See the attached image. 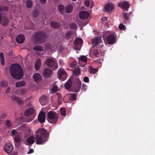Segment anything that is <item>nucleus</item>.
I'll list each match as a JSON object with an SVG mask.
<instances>
[{
	"mask_svg": "<svg viewBox=\"0 0 155 155\" xmlns=\"http://www.w3.org/2000/svg\"><path fill=\"white\" fill-rule=\"evenodd\" d=\"M58 77L61 80L64 81L67 78V73L65 70L63 68H60L58 71Z\"/></svg>",
	"mask_w": 155,
	"mask_h": 155,
	"instance_id": "20e7f679",
	"label": "nucleus"
},
{
	"mask_svg": "<svg viewBox=\"0 0 155 155\" xmlns=\"http://www.w3.org/2000/svg\"><path fill=\"white\" fill-rule=\"evenodd\" d=\"M29 134L31 131V129L29 128H27L25 130Z\"/></svg>",
	"mask_w": 155,
	"mask_h": 155,
	"instance_id": "864d4df0",
	"label": "nucleus"
},
{
	"mask_svg": "<svg viewBox=\"0 0 155 155\" xmlns=\"http://www.w3.org/2000/svg\"><path fill=\"white\" fill-rule=\"evenodd\" d=\"M106 40L109 44H113L115 42L116 37L113 35H110L107 37Z\"/></svg>",
	"mask_w": 155,
	"mask_h": 155,
	"instance_id": "f8f14e48",
	"label": "nucleus"
},
{
	"mask_svg": "<svg viewBox=\"0 0 155 155\" xmlns=\"http://www.w3.org/2000/svg\"><path fill=\"white\" fill-rule=\"evenodd\" d=\"M14 147L12 145L9 143H7L4 147L5 152L8 153H10L13 150Z\"/></svg>",
	"mask_w": 155,
	"mask_h": 155,
	"instance_id": "6e6552de",
	"label": "nucleus"
},
{
	"mask_svg": "<svg viewBox=\"0 0 155 155\" xmlns=\"http://www.w3.org/2000/svg\"><path fill=\"white\" fill-rule=\"evenodd\" d=\"M25 130V127L24 126H21L18 128L16 130L13 129L11 131L12 135L15 136L17 134H22L23 131Z\"/></svg>",
	"mask_w": 155,
	"mask_h": 155,
	"instance_id": "0eeeda50",
	"label": "nucleus"
},
{
	"mask_svg": "<svg viewBox=\"0 0 155 155\" xmlns=\"http://www.w3.org/2000/svg\"><path fill=\"white\" fill-rule=\"evenodd\" d=\"M47 38V37L45 32L40 31L35 34L33 40L35 43H40L45 42Z\"/></svg>",
	"mask_w": 155,
	"mask_h": 155,
	"instance_id": "7ed1b4c3",
	"label": "nucleus"
},
{
	"mask_svg": "<svg viewBox=\"0 0 155 155\" xmlns=\"http://www.w3.org/2000/svg\"><path fill=\"white\" fill-rule=\"evenodd\" d=\"M26 92V90H21V93L22 94H25Z\"/></svg>",
	"mask_w": 155,
	"mask_h": 155,
	"instance_id": "052dcab7",
	"label": "nucleus"
},
{
	"mask_svg": "<svg viewBox=\"0 0 155 155\" xmlns=\"http://www.w3.org/2000/svg\"><path fill=\"white\" fill-rule=\"evenodd\" d=\"M83 40L81 38L76 39L74 41V43L75 45V48L78 50H79L82 46Z\"/></svg>",
	"mask_w": 155,
	"mask_h": 155,
	"instance_id": "9b49d317",
	"label": "nucleus"
},
{
	"mask_svg": "<svg viewBox=\"0 0 155 155\" xmlns=\"http://www.w3.org/2000/svg\"><path fill=\"white\" fill-rule=\"evenodd\" d=\"M64 6L62 5H59L58 7L59 11L62 15H63L64 12Z\"/></svg>",
	"mask_w": 155,
	"mask_h": 155,
	"instance_id": "72a5a7b5",
	"label": "nucleus"
},
{
	"mask_svg": "<svg viewBox=\"0 0 155 155\" xmlns=\"http://www.w3.org/2000/svg\"><path fill=\"white\" fill-rule=\"evenodd\" d=\"M73 9V7L72 5H69L67 6L65 9V11L68 13H70Z\"/></svg>",
	"mask_w": 155,
	"mask_h": 155,
	"instance_id": "2f4dec72",
	"label": "nucleus"
},
{
	"mask_svg": "<svg viewBox=\"0 0 155 155\" xmlns=\"http://www.w3.org/2000/svg\"><path fill=\"white\" fill-rule=\"evenodd\" d=\"M79 15L80 18L84 19L88 18L89 16V14L87 12L82 11L80 12Z\"/></svg>",
	"mask_w": 155,
	"mask_h": 155,
	"instance_id": "ddd939ff",
	"label": "nucleus"
},
{
	"mask_svg": "<svg viewBox=\"0 0 155 155\" xmlns=\"http://www.w3.org/2000/svg\"><path fill=\"white\" fill-rule=\"evenodd\" d=\"M41 66V60L39 59H37L35 64V68L36 71H38L39 70Z\"/></svg>",
	"mask_w": 155,
	"mask_h": 155,
	"instance_id": "5701e85b",
	"label": "nucleus"
},
{
	"mask_svg": "<svg viewBox=\"0 0 155 155\" xmlns=\"http://www.w3.org/2000/svg\"><path fill=\"white\" fill-rule=\"evenodd\" d=\"M85 83H88L89 82V78L87 77H85L83 79Z\"/></svg>",
	"mask_w": 155,
	"mask_h": 155,
	"instance_id": "09e8293b",
	"label": "nucleus"
},
{
	"mask_svg": "<svg viewBox=\"0 0 155 155\" xmlns=\"http://www.w3.org/2000/svg\"><path fill=\"white\" fill-rule=\"evenodd\" d=\"M27 6L28 8H31L32 6V2L31 0H28L26 2Z\"/></svg>",
	"mask_w": 155,
	"mask_h": 155,
	"instance_id": "58836bf2",
	"label": "nucleus"
},
{
	"mask_svg": "<svg viewBox=\"0 0 155 155\" xmlns=\"http://www.w3.org/2000/svg\"><path fill=\"white\" fill-rule=\"evenodd\" d=\"M87 58L85 56L82 55L78 58V62L79 66L84 67L86 64Z\"/></svg>",
	"mask_w": 155,
	"mask_h": 155,
	"instance_id": "1a4fd4ad",
	"label": "nucleus"
},
{
	"mask_svg": "<svg viewBox=\"0 0 155 155\" xmlns=\"http://www.w3.org/2000/svg\"><path fill=\"white\" fill-rule=\"evenodd\" d=\"M27 143L29 145H31L35 142V137L34 136H31L28 137L27 140Z\"/></svg>",
	"mask_w": 155,
	"mask_h": 155,
	"instance_id": "6ab92c4d",
	"label": "nucleus"
},
{
	"mask_svg": "<svg viewBox=\"0 0 155 155\" xmlns=\"http://www.w3.org/2000/svg\"><path fill=\"white\" fill-rule=\"evenodd\" d=\"M34 112V110L32 108H30L25 110V115L26 116L28 117L32 115Z\"/></svg>",
	"mask_w": 155,
	"mask_h": 155,
	"instance_id": "aec40b11",
	"label": "nucleus"
},
{
	"mask_svg": "<svg viewBox=\"0 0 155 155\" xmlns=\"http://www.w3.org/2000/svg\"><path fill=\"white\" fill-rule=\"evenodd\" d=\"M90 3V1L89 0H86L84 2V4L86 6L88 7Z\"/></svg>",
	"mask_w": 155,
	"mask_h": 155,
	"instance_id": "3c124183",
	"label": "nucleus"
},
{
	"mask_svg": "<svg viewBox=\"0 0 155 155\" xmlns=\"http://www.w3.org/2000/svg\"><path fill=\"white\" fill-rule=\"evenodd\" d=\"M36 143L38 144H41L48 140V133L44 128H40L35 132Z\"/></svg>",
	"mask_w": 155,
	"mask_h": 155,
	"instance_id": "f257e3e1",
	"label": "nucleus"
},
{
	"mask_svg": "<svg viewBox=\"0 0 155 155\" xmlns=\"http://www.w3.org/2000/svg\"><path fill=\"white\" fill-rule=\"evenodd\" d=\"M131 12L127 13H124L123 14V17L125 19V21H129L130 19L131 18L132 15H131Z\"/></svg>",
	"mask_w": 155,
	"mask_h": 155,
	"instance_id": "a211bd4d",
	"label": "nucleus"
},
{
	"mask_svg": "<svg viewBox=\"0 0 155 155\" xmlns=\"http://www.w3.org/2000/svg\"><path fill=\"white\" fill-rule=\"evenodd\" d=\"M26 83L25 81H18L15 84V86L17 87L24 86L25 85Z\"/></svg>",
	"mask_w": 155,
	"mask_h": 155,
	"instance_id": "a878e982",
	"label": "nucleus"
},
{
	"mask_svg": "<svg viewBox=\"0 0 155 155\" xmlns=\"http://www.w3.org/2000/svg\"><path fill=\"white\" fill-rule=\"evenodd\" d=\"M38 119L40 123H43L45 122V113L44 111H42L39 113L38 116Z\"/></svg>",
	"mask_w": 155,
	"mask_h": 155,
	"instance_id": "4468645a",
	"label": "nucleus"
},
{
	"mask_svg": "<svg viewBox=\"0 0 155 155\" xmlns=\"http://www.w3.org/2000/svg\"><path fill=\"white\" fill-rule=\"evenodd\" d=\"M10 91H11L10 88L9 87H8L7 88V89L6 91V93H8Z\"/></svg>",
	"mask_w": 155,
	"mask_h": 155,
	"instance_id": "bf43d9fd",
	"label": "nucleus"
},
{
	"mask_svg": "<svg viewBox=\"0 0 155 155\" xmlns=\"http://www.w3.org/2000/svg\"><path fill=\"white\" fill-rule=\"evenodd\" d=\"M101 39L98 37H96L92 41V43L95 45H97L101 41Z\"/></svg>",
	"mask_w": 155,
	"mask_h": 155,
	"instance_id": "cd10ccee",
	"label": "nucleus"
},
{
	"mask_svg": "<svg viewBox=\"0 0 155 155\" xmlns=\"http://www.w3.org/2000/svg\"><path fill=\"white\" fill-rule=\"evenodd\" d=\"M114 5L112 3L110 2L107 3L104 7L106 11L109 12L111 11L114 8Z\"/></svg>",
	"mask_w": 155,
	"mask_h": 155,
	"instance_id": "dca6fc26",
	"label": "nucleus"
},
{
	"mask_svg": "<svg viewBox=\"0 0 155 155\" xmlns=\"http://www.w3.org/2000/svg\"><path fill=\"white\" fill-rule=\"evenodd\" d=\"M52 71L51 70V69L49 68V77H51L52 74Z\"/></svg>",
	"mask_w": 155,
	"mask_h": 155,
	"instance_id": "6e6d98bb",
	"label": "nucleus"
},
{
	"mask_svg": "<svg viewBox=\"0 0 155 155\" xmlns=\"http://www.w3.org/2000/svg\"><path fill=\"white\" fill-rule=\"evenodd\" d=\"M25 37L23 35H18L16 39L17 42L19 44L23 43L25 41Z\"/></svg>",
	"mask_w": 155,
	"mask_h": 155,
	"instance_id": "f3484780",
	"label": "nucleus"
},
{
	"mask_svg": "<svg viewBox=\"0 0 155 155\" xmlns=\"http://www.w3.org/2000/svg\"><path fill=\"white\" fill-rule=\"evenodd\" d=\"M69 99L71 100H75L76 98V95L75 93H71L70 94Z\"/></svg>",
	"mask_w": 155,
	"mask_h": 155,
	"instance_id": "4c0bfd02",
	"label": "nucleus"
},
{
	"mask_svg": "<svg viewBox=\"0 0 155 155\" xmlns=\"http://www.w3.org/2000/svg\"><path fill=\"white\" fill-rule=\"evenodd\" d=\"M47 97L45 96H42L39 99L40 102L42 105H45L46 102Z\"/></svg>",
	"mask_w": 155,
	"mask_h": 155,
	"instance_id": "393cba45",
	"label": "nucleus"
},
{
	"mask_svg": "<svg viewBox=\"0 0 155 155\" xmlns=\"http://www.w3.org/2000/svg\"><path fill=\"white\" fill-rule=\"evenodd\" d=\"M72 82L71 80L69 79L64 84V87L65 88L68 90L70 89L71 87Z\"/></svg>",
	"mask_w": 155,
	"mask_h": 155,
	"instance_id": "412c9836",
	"label": "nucleus"
},
{
	"mask_svg": "<svg viewBox=\"0 0 155 155\" xmlns=\"http://www.w3.org/2000/svg\"><path fill=\"white\" fill-rule=\"evenodd\" d=\"M9 70L11 76L15 79H20L23 76V71L18 64H14L11 65Z\"/></svg>",
	"mask_w": 155,
	"mask_h": 155,
	"instance_id": "f03ea898",
	"label": "nucleus"
},
{
	"mask_svg": "<svg viewBox=\"0 0 155 155\" xmlns=\"http://www.w3.org/2000/svg\"><path fill=\"white\" fill-rule=\"evenodd\" d=\"M33 49L36 51H41L43 50V48L41 46L37 45L33 47Z\"/></svg>",
	"mask_w": 155,
	"mask_h": 155,
	"instance_id": "f704fd0d",
	"label": "nucleus"
},
{
	"mask_svg": "<svg viewBox=\"0 0 155 155\" xmlns=\"http://www.w3.org/2000/svg\"><path fill=\"white\" fill-rule=\"evenodd\" d=\"M33 78L35 82L38 83L41 80L42 77L39 74L36 73L33 75Z\"/></svg>",
	"mask_w": 155,
	"mask_h": 155,
	"instance_id": "2eb2a0df",
	"label": "nucleus"
},
{
	"mask_svg": "<svg viewBox=\"0 0 155 155\" xmlns=\"http://www.w3.org/2000/svg\"><path fill=\"white\" fill-rule=\"evenodd\" d=\"M90 73L91 74H94L97 72L98 70L97 68H92L91 66H90Z\"/></svg>",
	"mask_w": 155,
	"mask_h": 155,
	"instance_id": "e433bc0d",
	"label": "nucleus"
},
{
	"mask_svg": "<svg viewBox=\"0 0 155 155\" xmlns=\"http://www.w3.org/2000/svg\"><path fill=\"white\" fill-rule=\"evenodd\" d=\"M56 48L57 47L54 44H52L50 45H49V50L51 49V50H52L53 51H55L54 50L56 49Z\"/></svg>",
	"mask_w": 155,
	"mask_h": 155,
	"instance_id": "a19ab883",
	"label": "nucleus"
},
{
	"mask_svg": "<svg viewBox=\"0 0 155 155\" xmlns=\"http://www.w3.org/2000/svg\"><path fill=\"white\" fill-rule=\"evenodd\" d=\"M13 99L14 100L16 101L18 103H19L20 104H23L24 103L23 101L21 99L19 98L14 96L13 97Z\"/></svg>",
	"mask_w": 155,
	"mask_h": 155,
	"instance_id": "7c9ffc66",
	"label": "nucleus"
},
{
	"mask_svg": "<svg viewBox=\"0 0 155 155\" xmlns=\"http://www.w3.org/2000/svg\"><path fill=\"white\" fill-rule=\"evenodd\" d=\"M107 19V18L105 17L104 18H102V19L103 21H105L106 19Z\"/></svg>",
	"mask_w": 155,
	"mask_h": 155,
	"instance_id": "774afa93",
	"label": "nucleus"
},
{
	"mask_svg": "<svg viewBox=\"0 0 155 155\" xmlns=\"http://www.w3.org/2000/svg\"><path fill=\"white\" fill-rule=\"evenodd\" d=\"M1 63L3 65H5V63L4 58L1 59Z\"/></svg>",
	"mask_w": 155,
	"mask_h": 155,
	"instance_id": "5fc2aeb1",
	"label": "nucleus"
},
{
	"mask_svg": "<svg viewBox=\"0 0 155 155\" xmlns=\"http://www.w3.org/2000/svg\"><path fill=\"white\" fill-rule=\"evenodd\" d=\"M0 56L1 57V59L4 58V54L3 52H1L0 53Z\"/></svg>",
	"mask_w": 155,
	"mask_h": 155,
	"instance_id": "4d7b16f0",
	"label": "nucleus"
},
{
	"mask_svg": "<svg viewBox=\"0 0 155 155\" xmlns=\"http://www.w3.org/2000/svg\"><path fill=\"white\" fill-rule=\"evenodd\" d=\"M74 73L76 75H78V74H80L81 73V71L79 69L76 68L75 69L74 71Z\"/></svg>",
	"mask_w": 155,
	"mask_h": 155,
	"instance_id": "a18cd8bd",
	"label": "nucleus"
},
{
	"mask_svg": "<svg viewBox=\"0 0 155 155\" xmlns=\"http://www.w3.org/2000/svg\"><path fill=\"white\" fill-rule=\"evenodd\" d=\"M71 36V33L70 32L68 31L65 34V38L68 39H69L70 38Z\"/></svg>",
	"mask_w": 155,
	"mask_h": 155,
	"instance_id": "37998d69",
	"label": "nucleus"
},
{
	"mask_svg": "<svg viewBox=\"0 0 155 155\" xmlns=\"http://www.w3.org/2000/svg\"><path fill=\"white\" fill-rule=\"evenodd\" d=\"M40 1L41 3L42 4L45 3L46 1V0H40Z\"/></svg>",
	"mask_w": 155,
	"mask_h": 155,
	"instance_id": "680f3d73",
	"label": "nucleus"
},
{
	"mask_svg": "<svg viewBox=\"0 0 155 155\" xmlns=\"http://www.w3.org/2000/svg\"><path fill=\"white\" fill-rule=\"evenodd\" d=\"M119 28L120 30H124L126 28L125 26L123 25L122 23H120V24Z\"/></svg>",
	"mask_w": 155,
	"mask_h": 155,
	"instance_id": "49530a36",
	"label": "nucleus"
},
{
	"mask_svg": "<svg viewBox=\"0 0 155 155\" xmlns=\"http://www.w3.org/2000/svg\"><path fill=\"white\" fill-rule=\"evenodd\" d=\"M3 8V11H7L8 10V8L7 6H4V7H2Z\"/></svg>",
	"mask_w": 155,
	"mask_h": 155,
	"instance_id": "603ef678",
	"label": "nucleus"
},
{
	"mask_svg": "<svg viewBox=\"0 0 155 155\" xmlns=\"http://www.w3.org/2000/svg\"><path fill=\"white\" fill-rule=\"evenodd\" d=\"M10 155H17V153L16 152H14L12 153Z\"/></svg>",
	"mask_w": 155,
	"mask_h": 155,
	"instance_id": "338daca9",
	"label": "nucleus"
},
{
	"mask_svg": "<svg viewBox=\"0 0 155 155\" xmlns=\"http://www.w3.org/2000/svg\"><path fill=\"white\" fill-rule=\"evenodd\" d=\"M82 89V91H86V88L84 85H83Z\"/></svg>",
	"mask_w": 155,
	"mask_h": 155,
	"instance_id": "e2e57ef3",
	"label": "nucleus"
},
{
	"mask_svg": "<svg viewBox=\"0 0 155 155\" xmlns=\"http://www.w3.org/2000/svg\"><path fill=\"white\" fill-rule=\"evenodd\" d=\"M45 64L47 65L48 64V58H47L46 60Z\"/></svg>",
	"mask_w": 155,
	"mask_h": 155,
	"instance_id": "69168bd1",
	"label": "nucleus"
},
{
	"mask_svg": "<svg viewBox=\"0 0 155 155\" xmlns=\"http://www.w3.org/2000/svg\"><path fill=\"white\" fill-rule=\"evenodd\" d=\"M70 27L71 28L74 29L77 28V26L75 23H72L70 24Z\"/></svg>",
	"mask_w": 155,
	"mask_h": 155,
	"instance_id": "de8ad7c7",
	"label": "nucleus"
},
{
	"mask_svg": "<svg viewBox=\"0 0 155 155\" xmlns=\"http://www.w3.org/2000/svg\"><path fill=\"white\" fill-rule=\"evenodd\" d=\"M58 116L51 111H49V123L55 124L57 121Z\"/></svg>",
	"mask_w": 155,
	"mask_h": 155,
	"instance_id": "39448f33",
	"label": "nucleus"
},
{
	"mask_svg": "<svg viewBox=\"0 0 155 155\" xmlns=\"http://www.w3.org/2000/svg\"><path fill=\"white\" fill-rule=\"evenodd\" d=\"M100 54V51L98 49H95L93 52L94 55L97 57L99 56V54Z\"/></svg>",
	"mask_w": 155,
	"mask_h": 155,
	"instance_id": "79ce46f5",
	"label": "nucleus"
},
{
	"mask_svg": "<svg viewBox=\"0 0 155 155\" xmlns=\"http://www.w3.org/2000/svg\"><path fill=\"white\" fill-rule=\"evenodd\" d=\"M59 91L58 87L55 85H54L51 88V91L50 92L51 94H54Z\"/></svg>",
	"mask_w": 155,
	"mask_h": 155,
	"instance_id": "bb28decb",
	"label": "nucleus"
},
{
	"mask_svg": "<svg viewBox=\"0 0 155 155\" xmlns=\"http://www.w3.org/2000/svg\"><path fill=\"white\" fill-rule=\"evenodd\" d=\"M34 152V150L33 149H31L29 150V151L28 152V154H30L31 153H32Z\"/></svg>",
	"mask_w": 155,
	"mask_h": 155,
	"instance_id": "13d9d810",
	"label": "nucleus"
},
{
	"mask_svg": "<svg viewBox=\"0 0 155 155\" xmlns=\"http://www.w3.org/2000/svg\"><path fill=\"white\" fill-rule=\"evenodd\" d=\"M58 67V63L54 58H49V68L54 71Z\"/></svg>",
	"mask_w": 155,
	"mask_h": 155,
	"instance_id": "423d86ee",
	"label": "nucleus"
},
{
	"mask_svg": "<svg viewBox=\"0 0 155 155\" xmlns=\"http://www.w3.org/2000/svg\"><path fill=\"white\" fill-rule=\"evenodd\" d=\"M0 85L2 87H7L8 86V83L5 80L2 81L0 82Z\"/></svg>",
	"mask_w": 155,
	"mask_h": 155,
	"instance_id": "ea45409f",
	"label": "nucleus"
},
{
	"mask_svg": "<svg viewBox=\"0 0 155 155\" xmlns=\"http://www.w3.org/2000/svg\"><path fill=\"white\" fill-rule=\"evenodd\" d=\"M13 139L16 146L20 142L21 140L20 137L18 135H16L14 137Z\"/></svg>",
	"mask_w": 155,
	"mask_h": 155,
	"instance_id": "b1692460",
	"label": "nucleus"
},
{
	"mask_svg": "<svg viewBox=\"0 0 155 155\" xmlns=\"http://www.w3.org/2000/svg\"><path fill=\"white\" fill-rule=\"evenodd\" d=\"M118 6L122 9H127L129 8L130 4L128 1L120 2L118 4Z\"/></svg>",
	"mask_w": 155,
	"mask_h": 155,
	"instance_id": "9d476101",
	"label": "nucleus"
},
{
	"mask_svg": "<svg viewBox=\"0 0 155 155\" xmlns=\"http://www.w3.org/2000/svg\"><path fill=\"white\" fill-rule=\"evenodd\" d=\"M56 95L58 97V100H60L61 98V94L59 92H57L56 94Z\"/></svg>",
	"mask_w": 155,
	"mask_h": 155,
	"instance_id": "8fccbe9b",
	"label": "nucleus"
},
{
	"mask_svg": "<svg viewBox=\"0 0 155 155\" xmlns=\"http://www.w3.org/2000/svg\"><path fill=\"white\" fill-rule=\"evenodd\" d=\"M43 76L45 78H47L48 77V68H46L43 71Z\"/></svg>",
	"mask_w": 155,
	"mask_h": 155,
	"instance_id": "c9c22d12",
	"label": "nucleus"
},
{
	"mask_svg": "<svg viewBox=\"0 0 155 155\" xmlns=\"http://www.w3.org/2000/svg\"><path fill=\"white\" fill-rule=\"evenodd\" d=\"M60 112L62 115L65 116L66 115V110L64 107H62L61 108Z\"/></svg>",
	"mask_w": 155,
	"mask_h": 155,
	"instance_id": "c03bdc74",
	"label": "nucleus"
},
{
	"mask_svg": "<svg viewBox=\"0 0 155 155\" xmlns=\"http://www.w3.org/2000/svg\"><path fill=\"white\" fill-rule=\"evenodd\" d=\"M50 25L53 28H57L60 27V24L58 22L52 21L50 23Z\"/></svg>",
	"mask_w": 155,
	"mask_h": 155,
	"instance_id": "4be33fe9",
	"label": "nucleus"
},
{
	"mask_svg": "<svg viewBox=\"0 0 155 155\" xmlns=\"http://www.w3.org/2000/svg\"><path fill=\"white\" fill-rule=\"evenodd\" d=\"M9 21L7 18H4L2 21V24L4 26H7L8 23Z\"/></svg>",
	"mask_w": 155,
	"mask_h": 155,
	"instance_id": "c756f323",
	"label": "nucleus"
},
{
	"mask_svg": "<svg viewBox=\"0 0 155 155\" xmlns=\"http://www.w3.org/2000/svg\"><path fill=\"white\" fill-rule=\"evenodd\" d=\"M6 116V115L5 114H2L1 116V117H2V118H5Z\"/></svg>",
	"mask_w": 155,
	"mask_h": 155,
	"instance_id": "0e129e2a",
	"label": "nucleus"
},
{
	"mask_svg": "<svg viewBox=\"0 0 155 155\" xmlns=\"http://www.w3.org/2000/svg\"><path fill=\"white\" fill-rule=\"evenodd\" d=\"M77 84H76V87L75 89L76 92H78L79 91L81 86V81L79 79H78L77 80Z\"/></svg>",
	"mask_w": 155,
	"mask_h": 155,
	"instance_id": "c85d7f7f",
	"label": "nucleus"
},
{
	"mask_svg": "<svg viewBox=\"0 0 155 155\" xmlns=\"http://www.w3.org/2000/svg\"><path fill=\"white\" fill-rule=\"evenodd\" d=\"M5 126L8 128H10L12 126V124L9 120H6L5 121Z\"/></svg>",
	"mask_w": 155,
	"mask_h": 155,
	"instance_id": "473e14b6",
	"label": "nucleus"
}]
</instances>
